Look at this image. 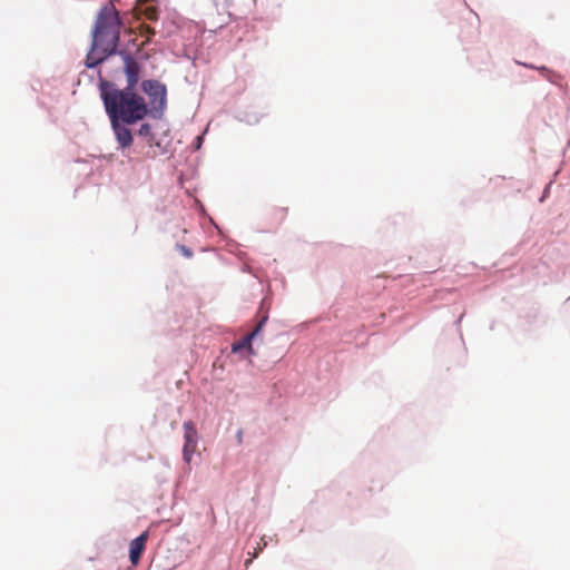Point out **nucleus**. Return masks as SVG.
Listing matches in <instances>:
<instances>
[{"instance_id":"f03ea898","label":"nucleus","mask_w":570,"mask_h":570,"mask_svg":"<svg viewBox=\"0 0 570 570\" xmlns=\"http://www.w3.org/2000/svg\"><path fill=\"white\" fill-rule=\"evenodd\" d=\"M100 96L108 117L122 119L125 124H137L150 112L144 97L135 88L118 89L114 83L102 80Z\"/></svg>"},{"instance_id":"ddd939ff","label":"nucleus","mask_w":570,"mask_h":570,"mask_svg":"<svg viewBox=\"0 0 570 570\" xmlns=\"http://www.w3.org/2000/svg\"><path fill=\"white\" fill-rule=\"evenodd\" d=\"M141 33L147 36V41H148L150 39V37L155 35V30L147 24H142Z\"/></svg>"},{"instance_id":"0eeeda50","label":"nucleus","mask_w":570,"mask_h":570,"mask_svg":"<svg viewBox=\"0 0 570 570\" xmlns=\"http://www.w3.org/2000/svg\"><path fill=\"white\" fill-rule=\"evenodd\" d=\"M147 540L148 531H145L129 543V559L132 567H136L139 563L140 557L145 551Z\"/></svg>"},{"instance_id":"20e7f679","label":"nucleus","mask_w":570,"mask_h":570,"mask_svg":"<svg viewBox=\"0 0 570 570\" xmlns=\"http://www.w3.org/2000/svg\"><path fill=\"white\" fill-rule=\"evenodd\" d=\"M184 439L185 443L183 446V458L189 463L193 454L197 449L198 434L197 430L191 421L184 422Z\"/></svg>"},{"instance_id":"2eb2a0df","label":"nucleus","mask_w":570,"mask_h":570,"mask_svg":"<svg viewBox=\"0 0 570 570\" xmlns=\"http://www.w3.org/2000/svg\"><path fill=\"white\" fill-rule=\"evenodd\" d=\"M238 442L240 443L242 442V432H238Z\"/></svg>"},{"instance_id":"4468645a","label":"nucleus","mask_w":570,"mask_h":570,"mask_svg":"<svg viewBox=\"0 0 570 570\" xmlns=\"http://www.w3.org/2000/svg\"><path fill=\"white\" fill-rule=\"evenodd\" d=\"M180 250L181 253L186 256V257H191L193 255V252L191 249L187 248L186 246H180Z\"/></svg>"},{"instance_id":"9b49d317","label":"nucleus","mask_w":570,"mask_h":570,"mask_svg":"<svg viewBox=\"0 0 570 570\" xmlns=\"http://www.w3.org/2000/svg\"><path fill=\"white\" fill-rule=\"evenodd\" d=\"M267 321V316H263L262 320L257 323V325L255 326V328L248 333V335L254 338L263 328L265 322Z\"/></svg>"},{"instance_id":"f257e3e1","label":"nucleus","mask_w":570,"mask_h":570,"mask_svg":"<svg viewBox=\"0 0 570 570\" xmlns=\"http://www.w3.org/2000/svg\"><path fill=\"white\" fill-rule=\"evenodd\" d=\"M121 27L119 12L112 2L102 6L91 30V47L86 57L88 68L96 67L116 52Z\"/></svg>"},{"instance_id":"7ed1b4c3","label":"nucleus","mask_w":570,"mask_h":570,"mask_svg":"<svg viewBox=\"0 0 570 570\" xmlns=\"http://www.w3.org/2000/svg\"><path fill=\"white\" fill-rule=\"evenodd\" d=\"M141 89L149 98L147 105L150 112L148 116L160 118L166 108V86L158 80L149 79L142 81Z\"/></svg>"},{"instance_id":"1a4fd4ad","label":"nucleus","mask_w":570,"mask_h":570,"mask_svg":"<svg viewBox=\"0 0 570 570\" xmlns=\"http://www.w3.org/2000/svg\"><path fill=\"white\" fill-rule=\"evenodd\" d=\"M139 11L150 21H156L158 19V9L153 4L140 6Z\"/></svg>"},{"instance_id":"423d86ee","label":"nucleus","mask_w":570,"mask_h":570,"mask_svg":"<svg viewBox=\"0 0 570 570\" xmlns=\"http://www.w3.org/2000/svg\"><path fill=\"white\" fill-rule=\"evenodd\" d=\"M119 55L124 61V72L127 79L126 88H136L139 81L140 66L139 63L127 52L119 51Z\"/></svg>"},{"instance_id":"6e6552de","label":"nucleus","mask_w":570,"mask_h":570,"mask_svg":"<svg viewBox=\"0 0 570 570\" xmlns=\"http://www.w3.org/2000/svg\"><path fill=\"white\" fill-rule=\"evenodd\" d=\"M252 341L253 338L248 334L245 335L243 338L232 344V352L239 353L243 350H247L248 354H254Z\"/></svg>"},{"instance_id":"39448f33","label":"nucleus","mask_w":570,"mask_h":570,"mask_svg":"<svg viewBox=\"0 0 570 570\" xmlns=\"http://www.w3.org/2000/svg\"><path fill=\"white\" fill-rule=\"evenodd\" d=\"M116 140L121 149L129 148L132 145V134L122 119L109 117Z\"/></svg>"},{"instance_id":"9d476101","label":"nucleus","mask_w":570,"mask_h":570,"mask_svg":"<svg viewBox=\"0 0 570 570\" xmlns=\"http://www.w3.org/2000/svg\"><path fill=\"white\" fill-rule=\"evenodd\" d=\"M539 70L542 72L543 77L547 80H549L550 82H552L554 85H560V80L562 79V77L558 72L549 70L546 67H541Z\"/></svg>"},{"instance_id":"f8f14e48","label":"nucleus","mask_w":570,"mask_h":570,"mask_svg":"<svg viewBox=\"0 0 570 570\" xmlns=\"http://www.w3.org/2000/svg\"><path fill=\"white\" fill-rule=\"evenodd\" d=\"M151 132V127L148 124H142L138 130L139 136L147 137Z\"/></svg>"}]
</instances>
